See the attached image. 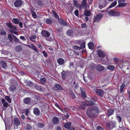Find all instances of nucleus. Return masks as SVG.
Wrapping results in <instances>:
<instances>
[{"label": "nucleus", "mask_w": 130, "mask_h": 130, "mask_svg": "<svg viewBox=\"0 0 130 130\" xmlns=\"http://www.w3.org/2000/svg\"><path fill=\"white\" fill-rule=\"evenodd\" d=\"M52 12L53 13V14L54 15L55 17L56 18H58L59 16L57 14V13H56L55 11L54 10H52Z\"/></svg>", "instance_id": "47"}, {"label": "nucleus", "mask_w": 130, "mask_h": 130, "mask_svg": "<svg viewBox=\"0 0 130 130\" xmlns=\"http://www.w3.org/2000/svg\"><path fill=\"white\" fill-rule=\"evenodd\" d=\"M87 25L86 23H84L82 24V28H86V27Z\"/></svg>", "instance_id": "57"}, {"label": "nucleus", "mask_w": 130, "mask_h": 130, "mask_svg": "<svg viewBox=\"0 0 130 130\" xmlns=\"http://www.w3.org/2000/svg\"><path fill=\"white\" fill-rule=\"evenodd\" d=\"M73 48L74 49L78 50H79L80 49V47L79 46H73Z\"/></svg>", "instance_id": "53"}, {"label": "nucleus", "mask_w": 130, "mask_h": 130, "mask_svg": "<svg viewBox=\"0 0 130 130\" xmlns=\"http://www.w3.org/2000/svg\"><path fill=\"white\" fill-rule=\"evenodd\" d=\"M34 99H35V100H34V101H35V103H37V102L39 99V98L38 95H35V96L34 97Z\"/></svg>", "instance_id": "48"}, {"label": "nucleus", "mask_w": 130, "mask_h": 130, "mask_svg": "<svg viewBox=\"0 0 130 130\" xmlns=\"http://www.w3.org/2000/svg\"><path fill=\"white\" fill-rule=\"evenodd\" d=\"M6 34V32L4 30H2L0 31V34L5 35Z\"/></svg>", "instance_id": "51"}, {"label": "nucleus", "mask_w": 130, "mask_h": 130, "mask_svg": "<svg viewBox=\"0 0 130 130\" xmlns=\"http://www.w3.org/2000/svg\"><path fill=\"white\" fill-rule=\"evenodd\" d=\"M71 125V123L68 122L65 124L64 126L66 128H69L70 127Z\"/></svg>", "instance_id": "38"}, {"label": "nucleus", "mask_w": 130, "mask_h": 130, "mask_svg": "<svg viewBox=\"0 0 130 130\" xmlns=\"http://www.w3.org/2000/svg\"><path fill=\"white\" fill-rule=\"evenodd\" d=\"M32 127L30 124H28L26 126V130H29L31 129Z\"/></svg>", "instance_id": "39"}, {"label": "nucleus", "mask_w": 130, "mask_h": 130, "mask_svg": "<svg viewBox=\"0 0 130 130\" xmlns=\"http://www.w3.org/2000/svg\"><path fill=\"white\" fill-rule=\"evenodd\" d=\"M105 2L104 1H101L100 2L99 8L100 9H102L105 6Z\"/></svg>", "instance_id": "18"}, {"label": "nucleus", "mask_w": 130, "mask_h": 130, "mask_svg": "<svg viewBox=\"0 0 130 130\" xmlns=\"http://www.w3.org/2000/svg\"><path fill=\"white\" fill-rule=\"evenodd\" d=\"M73 4L76 7H79L80 9H81V6L80 5L78 4L77 3V1L76 0H73Z\"/></svg>", "instance_id": "21"}, {"label": "nucleus", "mask_w": 130, "mask_h": 130, "mask_svg": "<svg viewBox=\"0 0 130 130\" xmlns=\"http://www.w3.org/2000/svg\"><path fill=\"white\" fill-rule=\"evenodd\" d=\"M45 21L47 24H51L52 22V20L50 18L46 19Z\"/></svg>", "instance_id": "34"}, {"label": "nucleus", "mask_w": 130, "mask_h": 130, "mask_svg": "<svg viewBox=\"0 0 130 130\" xmlns=\"http://www.w3.org/2000/svg\"><path fill=\"white\" fill-rule=\"evenodd\" d=\"M117 120L119 122H121V117L119 116H117Z\"/></svg>", "instance_id": "56"}, {"label": "nucleus", "mask_w": 130, "mask_h": 130, "mask_svg": "<svg viewBox=\"0 0 130 130\" xmlns=\"http://www.w3.org/2000/svg\"><path fill=\"white\" fill-rule=\"evenodd\" d=\"M5 99L9 103H11V99L10 98L9 96H5Z\"/></svg>", "instance_id": "36"}, {"label": "nucleus", "mask_w": 130, "mask_h": 130, "mask_svg": "<svg viewBox=\"0 0 130 130\" xmlns=\"http://www.w3.org/2000/svg\"><path fill=\"white\" fill-rule=\"evenodd\" d=\"M41 34L43 36L46 38H48L50 35V33L47 31L46 30H42Z\"/></svg>", "instance_id": "7"}, {"label": "nucleus", "mask_w": 130, "mask_h": 130, "mask_svg": "<svg viewBox=\"0 0 130 130\" xmlns=\"http://www.w3.org/2000/svg\"><path fill=\"white\" fill-rule=\"evenodd\" d=\"M33 49L34 51L37 53H38L39 51L36 48L35 45H33Z\"/></svg>", "instance_id": "55"}, {"label": "nucleus", "mask_w": 130, "mask_h": 130, "mask_svg": "<svg viewBox=\"0 0 130 130\" xmlns=\"http://www.w3.org/2000/svg\"><path fill=\"white\" fill-rule=\"evenodd\" d=\"M20 19H19L14 18L12 20V22L13 23L17 24L19 22Z\"/></svg>", "instance_id": "26"}, {"label": "nucleus", "mask_w": 130, "mask_h": 130, "mask_svg": "<svg viewBox=\"0 0 130 130\" xmlns=\"http://www.w3.org/2000/svg\"><path fill=\"white\" fill-rule=\"evenodd\" d=\"M108 14L109 15L113 16H118L120 15V13L113 10H110L108 12Z\"/></svg>", "instance_id": "3"}, {"label": "nucleus", "mask_w": 130, "mask_h": 130, "mask_svg": "<svg viewBox=\"0 0 130 130\" xmlns=\"http://www.w3.org/2000/svg\"><path fill=\"white\" fill-rule=\"evenodd\" d=\"M94 91L98 95L101 97H102L104 95V92L102 90L96 89H94Z\"/></svg>", "instance_id": "4"}, {"label": "nucleus", "mask_w": 130, "mask_h": 130, "mask_svg": "<svg viewBox=\"0 0 130 130\" xmlns=\"http://www.w3.org/2000/svg\"><path fill=\"white\" fill-rule=\"evenodd\" d=\"M8 38L10 42H12L13 39L11 35L10 34H8Z\"/></svg>", "instance_id": "52"}, {"label": "nucleus", "mask_w": 130, "mask_h": 130, "mask_svg": "<svg viewBox=\"0 0 130 130\" xmlns=\"http://www.w3.org/2000/svg\"><path fill=\"white\" fill-rule=\"evenodd\" d=\"M12 37L14 38V41L15 42L19 43L20 42V40L19 39L17 38L14 35H12Z\"/></svg>", "instance_id": "41"}, {"label": "nucleus", "mask_w": 130, "mask_h": 130, "mask_svg": "<svg viewBox=\"0 0 130 130\" xmlns=\"http://www.w3.org/2000/svg\"><path fill=\"white\" fill-rule=\"evenodd\" d=\"M125 86V84H123L120 86V92L122 93L123 91V89H124Z\"/></svg>", "instance_id": "42"}, {"label": "nucleus", "mask_w": 130, "mask_h": 130, "mask_svg": "<svg viewBox=\"0 0 130 130\" xmlns=\"http://www.w3.org/2000/svg\"><path fill=\"white\" fill-rule=\"evenodd\" d=\"M98 54L99 56L101 58H103L105 56V52L101 50H99L98 51Z\"/></svg>", "instance_id": "10"}, {"label": "nucleus", "mask_w": 130, "mask_h": 130, "mask_svg": "<svg viewBox=\"0 0 130 130\" xmlns=\"http://www.w3.org/2000/svg\"><path fill=\"white\" fill-rule=\"evenodd\" d=\"M16 87L15 86L12 85L9 88V90L11 92H13V91H15L16 89Z\"/></svg>", "instance_id": "22"}, {"label": "nucleus", "mask_w": 130, "mask_h": 130, "mask_svg": "<svg viewBox=\"0 0 130 130\" xmlns=\"http://www.w3.org/2000/svg\"><path fill=\"white\" fill-rule=\"evenodd\" d=\"M115 68V66L113 65H108L107 67V68L110 70H113Z\"/></svg>", "instance_id": "29"}, {"label": "nucleus", "mask_w": 130, "mask_h": 130, "mask_svg": "<svg viewBox=\"0 0 130 130\" xmlns=\"http://www.w3.org/2000/svg\"><path fill=\"white\" fill-rule=\"evenodd\" d=\"M20 38L23 41H25L26 40L24 37L23 36H20Z\"/></svg>", "instance_id": "64"}, {"label": "nucleus", "mask_w": 130, "mask_h": 130, "mask_svg": "<svg viewBox=\"0 0 130 130\" xmlns=\"http://www.w3.org/2000/svg\"><path fill=\"white\" fill-rule=\"evenodd\" d=\"M83 105H80V106L79 107V108H80V109H84L85 108V105H84V104H85V102H83Z\"/></svg>", "instance_id": "45"}, {"label": "nucleus", "mask_w": 130, "mask_h": 130, "mask_svg": "<svg viewBox=\"0 0 130 130\" xmlns=\"http://www.w3.org/2000/svg\"><path fill=\"white\" fill-rule=\"evenodd\" d=\"M106 125L107 127L111 128H112L110 124L108 123H107L106 124Z\"/></svg>", "instance_id": "62"}, {"label": "nucleus", "mask_w": 130, "mask_h": 130, "mask_svg": "<svg viewBox=\"0 0 130 130\" xmlns=\"http://www.w3.org/2000/svg\"><path fill=\"white\" fill-rule=\"evenodd\" d=\"M74 13L76 16H78L79 15L78 11V10H75L74 12Z\"/></svg>", "instance_id": "60"}, {"label": "nucleus", "mask_w": 130, "mask_h": 130, "mask_svg": "<svg viewBox=\"0 0 130 130\" xmlns=\"http://www.w3.org/2000/svg\"><path fill=\"white\" fill-rule=\"evenodd\" d=\"M85 102V104H84L86 105H92L94 104L93 102L91 100L89 99V100L86 101Z\"/></svg>", "instance_id": "16"}, {"label": "nucleus", "mask_w": 130, "mask_h": 130, "mask_svg": "<svg viewBox=\"0 0 130 130\" xmlns=\"http://www.w3.org/2000/svg\"><path fill=\"white\" fill-rule=\"evenodd\" d=\"M24 112H25V115L28 116L29 112V110L28 109H25L24 110Z\"/></svg>", "instance_id": "50"}, {"label": "nucleus", "mask_w": 130, "mask_h": 130, "mask_svg": "<svg viewBox=\"0 0 130 130\" xmlns=\"http://www.w3.org/2000/svg\"><path fill=\"white\" fill-rule=\"evenodd\" d=\"M54 39V38L52 36L50 37L49 38H45V39L46 40H47L48 41H52Z\"/></svg>", "instance_id": "43"}, {"label": "nucleus", "mask_w": 130, "mask_h": 130, "mask_svg": "<svg viewBox=\"0 0 130 130\" xmlns=\"http://www.w3.org/2000/svg\"><path fill=\"white\" fill-rule=\"evenodd\" d=\"M42 53L44 55L45 57H46L48 55L47 53L44 51H43L42 52Z\"/></svg>", "instance_id": "58"}, {"label": "nucleus", "mask_w": 130, "mask_h": 130, "mask_svg": "<svg viewBox=\"0 0 130 130\" xmlns=\"http://www.w3.org/2000/svg\"><path fill=\"white\" fill-rule=\"evenodd\" d=\"M84 13L85 15L87 16H90L91 14L90 11L86 9L84 11Z\"/></svg>", "instance_id": "31"}, {"label": "nucleus", "mask_w": 130, "mask_h": 130, "mask_svg": "<svg viewBox=\"0 0 130 130\" xmlns=\"http://www.w3.org/2000/svg\"><path fill=\"white\" fill-rule=\"evenodd\" d=\"M81 89V94H82V96L83 98H85L86 97V93L84 91H83L82 89Z\"/></svg>", "instance_id": "44"}, {"label": "nucleus", "mask_w": 130, "mask_h": 130, "mask_svg": "<svg viewBox=\"0 0 130 130\" xmlns=\"http://www.w3.org/2000/svg\"><path fill=\"white\" fill-rule=\"evenodd\" d=\"M40 81L41 84H44L46 83V79L45 78H43L40 79Z\"/></svg>", "instance_id": "35"}, {"label": "nucleus", "mask_w": 130, "mask_h": 130, "mask_svg": "<svg viewBox=\"0 0 130 130\" xmlns=\"http://www.w3.org/2000/svg\"><path fill=\"white\" fill-rule=\"evenodd\" d=\"M6 25L10 29L9 31L11 33H13V31H17V28L15 26H13L12 24L11 23L8 22L6 23Z\"/></svg>", "instance_id": "2"}, {"label": "nucleus", "mask_w": 130, "mask_h": 130, "mask_svg": "<svg viewBox=\"0 0 130 130\" xmlns=\"http://www.w3.org/2000/svg\"><path fill=\"white\" fill-rule=\"evenodd\" d=\"M117 4V2L116 1H114L109 6V8H111L113 7L116 5Z\"/></svg>", "instance_id": "40"}, {"label": "nucleus", "mask_w": 130, "mask_h": 130, "mask_svg": "<svg viewBox=\"0 0 130 130\" xmlns=\"http://www.w3.org/2000/svg\"><path fill=\"white\" fill-rule=\"evenodd\" d=\"M13 66L11 64H10L9 66V69L10 70H11L12 71H13L12 68L13 67Z\"/></svg>", "instance_id": "59"}, {"label": "nucleus", "mask_w": 130, "mask_h": 130, "mask_svg": "<svg viewBox=\"0 0 130 130\" xmlns=\"http://www.w3.org/2000/svg\"><path fill=\"white\" fill-rule=\"evenodd\" d=\"M125 0H118V3L119 5L118 6L120 7H123L126 6L127 4L125 2Z\"/></svg>", "instance_id": "9"}, {"label": "nucleus", "mask_w": 130, "mask_h": 130, "mask_svg": "<svg viewBox=\"0 0 130 130\" xmlns=\"http://www.w3.org/2000/svg\"><path fill=\"white\" fill-rule=\"evenodd\" d=\"M116 124V122H112L110 123V124L112 128L114 127Z\"/></svg>", "instance_id": "54"}, {"label": "nucleus", "mask_w": 130, "mask_h": 130, "mask_svg": "<svg viewBox=\"0 0 130 130\" xmlns=\"http://www.w3.org/2000/svg\"><path fill=\"white\" fill-rule=\"evenodd\" d=\"M113 59L116 63H117L118 61V59L116 58H114Z\"/></svg>", "instance_id": "61"}, {"label": "nucleus", "mask_w": 130, "mask_h": 130, "mask_svg": "<svg viewBox=\"0 0 130 130\" xmlns=\"http://www.w3.org/2000/svg\"><path fill=\"white\" fill-rule=\"evenodd\" d=\"M0 64L3 69H6L7 68V64L6 62L4 60H2L0 62Z\"/></svg>", "instance_id": "11"}, {"label": "nucleus", "mask_w": 130, "mask_h": 130, "mask_svg": "<svg viewBox=\"0 0 130 130\" xmlns=\"http://www.w3.org/2000/svg\"><path fill=\"white\" fill-rule=\"evenodd\" d=\"M67 34L68 36H73V33L72 30H69L67 31Z\"/></svg>", "instance_id": "37"}, {"label": "nucleus", "mask_w": 130, "mask_h": 130, "mask_svg": "<svg viewBox=\"0 0 130 130\" xmlns=\"http://www.w3.org/2000/svg\"><path fill=\"white\" fill-rule=\"evenodd\" d=\"M13 123L17 126H18L20 124V121L18 118H16L14 119Z\"/></svg>", "instance_id": "13"}, {"label": "nucleus", "mask_w": 130, "mask_h": 130, "mask_svg": "<svg viewBox=\"0 0 130 130\" xmlns=\"http://www.w3.org/2000/svg\"><path fill=\"white\" fill-rule=\"evenodd\" d=\"M67 51L68 54L70 55H72L74 53L73 51L70 49H68Z\"/></svg>", "instance_id": "30"}, {"label": "nucleus", "mask_w": 130, "mask_h": 130, "mask_svg": "<svg viewBox=\"0 0 130 130\" xmlns=\"http://www.w3.org/2000/svg\"><path fill=\"white\" fill-rule=\"evenodd\" d=\"M103 15L98 14L94 17V21L95 22H98L102 18Z\"/></svg>", "instance_id": "8"}, {"label": "nucleus", "mask_w": 130, "mask_h": 130, "mask_svg": "<svg viewBox=\"0 0 130 130\" xmlns=\"http://www.w3.org/2000/svg\"><path fill=\"white\" fill-rule=\"evenodd\" d=\"M2 102L3 104V107L2 108L3 110L4 111L5 110L6 108L8 107V103L6 102L4 99H2Z\"/></svg>", "instance_id": "6"}, {"label": "nucleus", "mask_w": 130, "mask_h": 130, "mask_svg": "<svg viewBox=\"0 0 130 130\" xmlns=\"http://www.w3.org/2000/svg\"><path fill=\"white\" fill-rule=\"evenodd\" d=\"M34 113L36 115H40V112L38 108H34Z\"/></svg>", "instance_id": "20"}, {"label": "nucleus", "mask_w": 130, "mask_h": 130, "mask_svg": "<svg viewBox=\"0 0 130 130\" xmlns=\"http://www.w3.org/2000/svg\"><path fill=\"white\" fill-rule=\"evenodd\" d=\"M34 88L36 90L41 91L44 90V88H43L41 86H39L37 85H36L35 86Z\"/></svg>", "instance_id": "17"}, {"label": "nucleus", "mask_w": 130, "mask_h": 130, "mask_svg": "<svg viewBox=\"0 0 130 130\" xmlns=\"http://www.w3.org/2000/svg\"><path fill=\"white\" fill-rule=\"evenodd\" d=\"M82 8L83 9H85L87 7V5L86 2L85 1H83L82 3Z\"/></svg>", "instance_id": "33"}, {"label": "nucleus", "mask_w": 130, "mask_h": 130, "mask_svg": "<svg viewBox=\"0 0 130 130\" xmlns=\"http://www.w3.org/2000/svg\"><path fill=\"white\" fill-rule=\"evenodd\" d=\"M96 69L99 71H102L104 70V67L101 65H98L96 66Z\"/></svg>", "instance_id": "19"}, {"label": "nucleus", "mask_w": 130, "mask_h": 130, "mask_svg": "<svg viewBox=\"0 0 130 130\" xmlns=\"http://www.w3.org/2000/svg\"><path fill=\"white\" fill-rule=\"evenodd\" d=\"M114 110L112 109H109L107 110V115L108 116H110L114 112Z\"/></svg>", "instance_id": "24"}, {"label": "nucleus", "mask_w": 130, "mask_h": 130, "mask_svg": "<svg viewBox=\"0 0 130 130\" xmlns=\"http://www.w3.org/2000/svg\"><path fill=\"white\" fill-rule=\"evenodd\" d=\"M31 102V99L29 98H26L23 100V103L27 105L29 104Z\"/></svg>", "instance_id": "12"}, {"label": "nucleus", "mask_w": 130, "mask_h": 130, "mask_svg": "<svg viewBox=\"0 0 130 130\" xmlns=\"http://www.w3.org/2000/svg\"><path fill=\"white\" fill-rule=\"evenodd\" d=\"M97 130H103V129L100 126H98L97 128Z\"/></svg>", "instance_id": "63"}, {"label": "nucleus", "mask_w": 130, "mask_h": 130, "mask_svg": "<svg viewBox=\"0 0 130 130\" xmlns=\"http://www.w3.org/2000/svg\"><path fill=\"white\" fill-rule=\"evenodd\" d=\"M16 51L17 52L21 51L22 50V47L20 45H18L16 46L15 48Z\"/></svg>", "instance_id": "25"}, {"label": "nucleus", "mask_w": 130, "mask_h": 130, "mask_svg": "<svg viewBox=\"0 0 130 130\" xmlns=\"http://www.w3.org/2000/svg\"><path fill=\"white\" fill-rule=\"evenodd\" d=\"M58 22L60 24L63 25L65 26L66 24V22L61 19H59L58 20Z\"/></svg>", "instance_id": "27"}, {"label": "nucleus", "mask_w": 130, "mask_h": 130, "mask_svg": "<svg viewBox=\"0 0 130 130\" xmlns=\"http://www.w3.org/2000/svg\"><path fill=\"white\" fill-rule=\"evenodd\" d=\"M38 127L40 128L43 127L44 126V125L43 124L41 123H39L37 124V125Z\"/></svg>", "instance_id": "46"}, {"label": "nucleus", "mask_w": 130, "mask_h": 130, "mask_svg": "<svg viewBox=\"0 0 130 130\" xmlns=\"http://www.w3.org/2000/svg\"><path fill=\"white\" fill-rule=\"evenodd\" d=\"M59 119L56 117H54L52 119V122L55 124H57L59 122Z\"/></svg>", "instance_id": "15"}, {"label": "nucleus", "mask_w": 130, "mask_h": 130, "mask_svg": "<svg viewBox=\"0 0 130 130\" xmlns=\"http://www.w3.org/2000/svg\"><path fill=\"white\" fill-rule=\"evenodd\" d=\"M62 88L61 86L59 84H57L53 88V90L54 91L58 90H62Z\"/></svg>", "instance_id": "14"}, {"label": "nucleus", "mask_w": 130, "mask_h": 130, "mask_svg": "<svg viewBox=\"0 0 130 130\" xmlns=\"http://www.w3.org/2000/svg\"><path fill=\"white\" fill-rule=\"evenodd\" d=\"M62 77L63 79H65L66 78V73L63 71L61 73Z\"/></svg>", "instance_id": "32"}, {"label": "nucleus", "mask_w": 130, "mask_h": 130, "mask_svg": "<svg viewBox=\"0 0 130 130\" xmlns=\"http://www.w3.org/2000/svg\"><path fill=\"white\" fill-rule=\"evenodd\" d=\"M22 1L21 0H16L14 3V6L16 8L21 6L23 4Z\"/></svg>", "instance_id": "5"}, {"label": "nucleus", "mask_w": 130, "mask_h": 130, "mask_svg": "<svg viewBox=\"0 0 130 130\" xmlns=\"http://www.w3.org/2000/svg\"><path fill=\"white\" fill-rule=\"evenodd\" d=\"M88 46L89 48L91 50L93 49L94 46V44L91 42H90L88 44Z\"/></svg>", "instance_id": "28"}, {"label": "nucleus", "mask_w": 130, "mask_h": 130, "mask_svg": "<svg viewBox=\"0 0 130 130\" xmlns=\"http://www.w3.org/2000/svg\"><path fill=\"white\" fill-rule=\"evenodd\" d=\"M98 112V109L97 107H93L88 108L86 113L89 117H94L96 116Z\"/></svg>", "instance_id": "1"}, {"label": "nucleus", "mask_w": 130, "mask_h": 130, "mask_svg": "<svg viewBox=\"0 0 130 130\" xmlns=\"http://www.w3.org/2000/svg\"><path fill=\"white\" fill-rule=\"evenodd\" d=\"M58 63L60 65L63 64L64 62V60L62 58H59L57 60Z\"/></svg>", "instance_id": "23"}, {"label": "nucleus", "mask_w": 130, "mask_h": 130, "mask_svg": "<svg viewBox=\"0 0 130 130\" xmlns=\"http://www.w3.org/2000/svg\"><path fill=\"white\" fill-rule=\"evenodd\" d=\"M85 46V43L84 42H83L81 44L80 48L82 49H84Z\"/></svg>", "instance_id": "49"}]
</instances>
